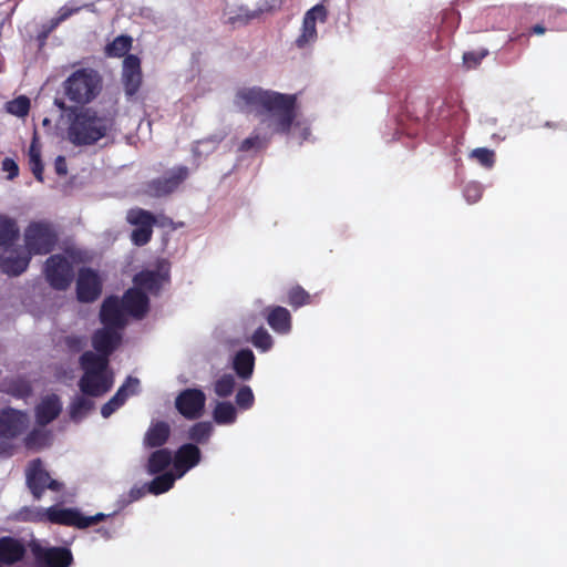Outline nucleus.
Here are the masks:
<instances>
[{"label": "nucleus", "mask_w": 567, "mask_h": 567, "mask_svg": "<svg viewBox=\"0 0 567 567\" xmlns=\"http://www.w3.org/2000/svg\"><path fill=\"white\" fill-rule=\"evenodd\" d=\"M296 95L250 87V105L261 107L267 113L261 126L250 136V151L264 150L274 133L286 134L296 118Z\"/></svg>", "instance_id": "f257e3e1"}, {"label": "nucleus", "mask_w": 567, "mask_h": 567, "mask_svg": "<svg viewBox=\"0 0 567 567\" xmlns=\"http://www.w3.org/2000/svg\"><path fill=\"white\" fill-rule=\"evenodd\" d=\"M116 111L100 114L93 107L74 109L70 113L68 140L74 146H91L114 128Z\"/></svg>", "instance_id": "f03ea898"}, {"label": "nucleus", "mask_w": 567, "mask_h": 567, "mask_svg": "<svg viewBox=\"0 0 567 567\" xmlns=\"http://www.w3.org/2000/svg\"><path fill=\"white\" fill-rule=\"evenodd\" d=\"M102 87L103 79L101 74L91 68L74 71L63 82L66 99L78 105L92 102L101 93Z\"/></svg>", "instance_id": "7ed1b4c3"}, {"label": "nucleus", "mask_w": 567, "mask_h": 567, "mask_svg": "<svg viewBox=\"0 0 567 567\" xmlns=\"http://www.w3.org/2000/svg\"><path fill=\"white\" fill-rule=\"evenodd\" d=\"M24 249L32 256L48 255L58 244V233L47 220L31 221L23 234Z\"/></svg>", "instance_id": "20e7f679"}, {"label": "nucleus", "mask_w": 567, "mask_h": 567, "mask_svg": "<svg viewBox=\"0 0 567 567\" xmlns=\"http://www.w3.org/2000/svg\"><path fill=\"white\" fill-rule=\"evenodd\" d=\"M43 272L51 288L66 290L74 280L73 264L62 254L51 255L44 262Z\"/></svg>", "instance_id": "39448f33"}, {"label": "nucleus", "mask_w": 567, "mask_h": 567, "mask_svg": "<svg viewBox=\"0 0 567 567\" xmlns=\"http://www.w3.org/2000/svg\"><path fill=\"white\" fill-rule=\"evenodd\" d=\"M109 515L97 513L93 516L83 515L78 508H61L56 505L47 508L48 523L85 529L105 520Z\"/></svg>", "instance_id": "423d86ee"}, {"label": "nucleus", "mask_w": 567, "mask_h": 567, "mask_svg": "<svg viewBox=\"0 0 567 567\" xmlns=\"http://www.w3.org/2000/svg\"><path fill=\"white\" fill-rule=\"evenodd\" d=\"M25 478L27 486L37 501L42 498L47 488L53 492H60L63 488V483L51 478L49 472L43 468L40 458L30 462L25 472Z\"/></svg>", "instance_id": "0eeeda50"}, {"label": "nucleus", "mask_w": 567, "mask_h": 567, "mask_svg": "<svg viewBox=\"0 0 567 567\" xmlns=\"http://www.w3.org/2000/svg\"><path fill=\"white\" fill-rule=\"evenodd\" d=\"M126 220L135 226L131 234V240L136 246H145L152 239L153 227L156 224V217L143 208H132L127 212Z\"/></svg>", "instance_id": "6e6552de"}, {"label": "nucleus", "mask_w": 567, "mask_h": 567, "mask_svg": "<svg viewBox=\"0 0 567 567\" xmlns=\"http://www.w3.org/2000/svg\"><path fill=\"white\" fill-rule=\"evenodd\" d=\"M188 167L177 166L165 173L164 176L150 181L146 193L153 197H163L175 192L188 177Z\"/></svg>", "instance_id": "1a4fd4ad"}, {"label": "nucleus", "mask_w": 567, "mask_h": 567, "mask_svg": "<svg viewBox=\"0 0 567 567\" xmlns=\"http://www.w3.org/2000/svg\"><path fill=\"white\" fill-rule=\"evenodd\" d=\"M32 554L41 567H70L73 564L72 551L66 547H42L39 544L32 546Z\"/></svg>", "instance_id": "9d476101"}, {"label": "nucleus", "mask_w": 567, "mask_h": 567, "mask_svg": "<svg viewBox=\"0 0 567 567\" xmlns=\"http://www.w3.org/2000/svg\"><path fill=\"white\" fill-rule=\"evenodd\" d=\"M206 396L199 389H186L182 391L176 400L177 411L188 420L198 419L205 408Z\"/></svg>", "instance_id": "9b49d317"}, {"label": "nucleus", "mask_w": 567, "mask_h": 567, "mask_svg": "<svg viewBox=\"0 0 567 567\" xmlns=\"http://www.w3.org/2000/svg\"><path fill=\"white\" fill-rule=\"evenodd\" d=\"M102 292V281L91 268H81L76 280V297L81 302H93Z\"/></svg>", "instance_id": "f8f14e48"}, {"label": "nucleus", "mask_w": 567, "mask_h": 567, "mask_svg": "<svg viewBox=\"0 0 567 567\" xmlns=\"http://www.w3.org/2000/svg\"><path fill=\"white\" fill-rule=\"evenodd\" d=\"M27 415L18 410L8 408L0 411V437L13 440L27 429Z\"/></svg>", "instance_id": "ddd939ff"}, {"label": "nucleus", "mask_w": 567, "mask_h": 567, "mask_svg": "<svg viewBox=\"0 0 567 567\" xmlns=\"http://www.w3.org/2000/svg\"><path fill=\"white\" fill-rule=\"evenodd\" d=\"M122 84L127 97L134 96L142 85L141 60L135 54H128L123 60Z\"/></svg>", "instance_id": "4468645a"}, {"label": "nucleus", "mask_w": 567, "mask_h": 567, "mask_svg": "<svg viewBox=\"0 0 567 567\" xmlns=\"http://www.w3.org/2000/svg\"><path fill=\"white\" fill-rule=\"evenodd\" d=\"M327 18V10L322 4H316L308 10L303 17L301 33L296 39V45L299 49L306 48L309 43L315 42L317 39V19L324 21Z\"/></svg>", "instance_id": "2eb2a0df"}, {"label": "nucleus", "mask_w": 567, "mask_h": 567, "mask_svg": "<svg viewBox=\"0 0 567 567\" xmlns=\"http://www.w3.org/2000/svg\"><path fill=\"white\" fill-rule=\"evenodd\" d=\"M100 321L103 326L124 329L126 317L121 300L115 296L104 299L100 310Z\"/></svg>", "instance_id": "dca6fc26"}, {"label": "nucleus", "mask_w": 567, "mask_h": 567, "mask_svg": "<svg viewBox=\"0 0 567 567\" xmlns=\"http://www.w3.org/2000/svg\"><path fill=\"white\" fill-rule=\"evenodd\" d=\"M122 342L121 329L103 326L94 331L92 347L99 353L110 358Z\"/></svg>", "instance_id": "f3484780"}, {"label": "nucleus", "mask_w": 567, "mask_h": 567, "mask_svg": "<svg viewBox=\"0 0 567 567\" xmlns=\"http://www.w3.org/2000/svg\"><path fill=\"white\" fill-rule=\"evenodd\" d=\"M113 386V378L107 372L83 373L79 381V388L84 395L99 398Z\"/></svg>", "instance_id": "a211bd4d"}, {"label": "nucleus", "mask_w": 567, "mask_h": 567, "mask_svg": "<svg viewBox=\"0 0 567 567\" xmlns=\"http://www.w3.org/2000/svg\"><path fill=\"white\" fill-rule=\"evenodd\" d=\"M121 302L124 311L136 319L144 318L150 307L147 295L138 288L127 289Z\"/></svg>", "instance_id": "6ab92c4d"}, {"label": "nucleus", "mask_w": 567, "mask_h": 567, "mask_svg": "<svg viewBox=\"0 0 567 567\" xmlns=\"http://www.w3.org/2000/svg\"><path fill=\"white\" fill-rule=\"evenodd\" d=\"M202 458L200 450L192 443L183 444L175 452L173 465L178 476L184 475L187 471L195 467Z\"/></svg>", "instance_id": "aec40b11"}, {"label": "nucleus", "mask_w": 567, "mask_h": 567, "mask_svg": "<svg viewBox=\"0 0 567 567\" xmlns=\"http://www.w3.org/2000/svg\"><path fill=\"white\" fill-rule=\"evenodd\" d=\"M264 316L269 327L278 334H288L292 329L290 311L281 306L265 308Z\"/></svg>", "instance_id": "412c9836"}, {"label": "nucleus", "mask_w": 567, "mask_h": 567, "mask_svg": "<svg viewBox=\"0 0 567 567\" xmlns=\"http://www.w3.org/2000/svg\"><path fill=\"white\" fill-rule=\"evenodd\" d=\"M138 386L136 378L128 377L126 381L118 388L116 393L105 403L101 409L103 417L111 416L117 409H120L131 394H134Z\"/></svg>", "instance_id": "4be33fe9"}, {"label": "nucleus", "mask_w": 567, "mask_h": 567, "mask_svg": "<svg viewBox=\"0 0 567 567\" xmlns=\"http://www.w3.org/2000/svg\"><path fill=\"white\" fill-rule=\"evenodd\" d=\"M61 410V401L56 394L45 396L35 408L37 423L42 426L51 423L59 416Z\"/></svg>", "instance_id": "5701e85b"}, {"label": "nucleus", "mask_w": 567, "mask_h": 567, "mask_svg": "<svg viewBox=\"0 0 567 567\" xmlns=\"http://www.w3.org/2000/svg\"><path fill=\"white\" fill-rule=\"evenodd\" d=\"M171 436V426L165 421L152 422L147 429L143 444L147 449H158L165 445Z\"/></svg>", "instance_id": "b1692460"}, {"label": "nucleus", "mask_w": 567, "mask_h": 567, "mask_svg": "<svg viewBox=\"0 0 567 567\" xmlns=\"http://www.w3.org/2000/svg\"><path fill=\"white\" fill-rule=\"evenodd\" d=\"M31 258L32 255L25 249H17L14 256H9L2 260L1 269L9 276H19L28 269Z\"/></svg>", "instance_id": "393cba45"}, {"label": "nucleus", "mask_w": 567, "mask_h": 567, "mask_svg": "<svg viewBox=\"0 0 567 567\" xmlns=\"http://www.w3.org/2000/svg\"><path fill=\"white\" fill-rule=\"evenodd\" d=\"M109 362V357L93 351H84L79 359L83 373L107 372Z\"/></svg>", "instance_id": "a878e982"}, {"label": "nucleus", "mask_w": 567, "mask_h": 567, "mask_svg": "<svg viewBox=\"0 0 567 567\" xmlns=\"http://www.w3.org/2000/svg\"><path fill=\"white\" fill-rule=\"evenodd\" d=\"M167 279V275H163L154 270H143L134 276V284L136 288L144 289L151 293H157Z\"/></svg>", "instance_id": "bb28decb"}, {"label": "nucleus", "mask_w": 567, "mask_h": 567, "mask_svg": "<svg viewBox=\"0 0 567 567\" xmlns=\"http://www.w3.org/2000/svg\"><path fill=\"white\" fill-rule=\"evenodd\" d=\"M19 227L14 219L0 216V248L6 251L14 246L19 239Z\"/></svg>", "instance_id": "cd10ccee"}, {"label": "nucleus", "mask_w": 567, "mask_h": 567, "mask_svg": "<svg viewBox=\"0 0 567 567\" xmlns=\"http://www.w3.org/2000/svg\"><path fill=\"white\" fill-rule=\"evenodd\" d=\"M173 462L172 453L168 449H158L151 453L147 460L146 470L150 474L162 473Z\"/></svg>", "instance_id": "c85d7f7f"}, {"label": "nucleus", "mask_w": 567, "mask_h": 567, "mask_svg": "<svg viewBox=\"0 0 567 567\" xmlns=\"http://www.w3.org/2000/svg\"><path fill=\"white\" fill-rule=\"evenodd\" d=\"M225 14L228 16L227 23L231 25H246L248 23V10L239 6L237 0H225Z\"/></svg>", "instance_id": "c756f323"}, {"label": "nucleus", "mask_w": 567, "mask_h": 567, "mask_svg": "<svg viewBox=\"0 0 567 567\" xmlns=\"http://www.w3.org/2000/svg\"><path fill=\"white\" fill-rule=\"evenodd\" d=\"M29 166L35 179L42 183L44 179V166L41 159V147L38 144L37 136L33 137L29 147Z\"/></svg>", "instance_id": "7c9ffc66"}, {"label": "nucleus", "mask_w": 567, "mask_h": 567, "mask_svg": "<svg viewBox=\"0 0 567 567\" xmlns=\"http://www.w3.org/2000/svg\"><path fill=\"white\" fill-rule=\"evenodd\" d=\"M132 43L133 39L130 35H118L105 47V54L110 58H125Z\"/></svg>", "instance_id": "2f4dec72"}, {"label": "nucleus", "mask_w": 567, "mask_h": 567, "mask_svg": "<svg viewBox=\"0 0 567 567\" xmlns=\"http://www.w3.org/2000/svg\"><path fill=\"white\" fill-rule=\"evenodd\" d=\"M93 408L94 403L92 400L82 395H76L70 404V417L72 421L78 422L82 420Z\"/></svg>", "instance_id": "473e14b6"}, {"label": "nucleus", "mask_w": 567, "mask_h": 567, "mask_svg": "<svg viewBox=\"0 0 567 567\" xmlns=\"http://www.w3.org/2000/svg\"><path fill=\"white\" fill-rule=\"evenodd\" d=\"M287 303L293 309L301 308L312 303L311 295L301 286L296 285L287 291Z\"/></svg>", "instance_id": "72a5a7b5"}, {"label": "nucleus", "mask_w": 567, "mask_h": 567, "mask_svg": "<svg viewBox=\"0 0 567 567\" xmlns=\"http://www.w3.org/2000/svg\"><path fill=\"white\" fill-rule=\"evenodd\" d=\"M213 416L218 424H230L236 420V409L230 402H219L214 410Z\"/></svg>", "instance_id": "f704fd0d"}, {"label": "nucleus", "mask_w": 567, "mask_h": 567, "mask_svg": "<svg viewBox=\"0 0 567 567\" xmlns=\"http://www.w3.org/2000/svg\"><path fill=\"white\" fill-rule=\"evenodd\" d=\"M213 432V426L209 422H197L190 426L188 431V439L197 444L206 443Z\"/></svg>", "instance_id": "c9c22d12"}, {"label": "nucleus", "mask_w": 567, "mask_h": 567, "mask_svg": "<svg viewBox=\"0 0 567 567\" xmlns=\"http://www.w3.org/2000/svg\"><path fill=\"white\" fill-rule=\"evenodd\" d=\"M175 477L171 473L157 475L151 481L147 489L151 494L159 495L169 491L174 485Z\"/></svg>", "instance_id": "e433bc0d"}, {"label": "nucleus", "mask_w": 567, "mask_h": 567, "mask_svg": "<svg viewBox=\"0 0 567 567\" xmlns=\"http://www.w3.org/2000/svg\"><path fill=\"white\" fill-rule=\"evenodd\" d=\"M250 343H252L255 348L266 352L272 348L274 339L264 327H260L250 336Z\"/></svg>", "instance_id": "4c0bfd02"}, {"label": "nucleus", "mask_w": 567, "mask_h": 567, "mask_svg": "<svg viewBox=\"0 0 567 567\" xmlns=\"http://www.w3.org/2000/svg\"><path fill=\"white\" fill-rule=\"evenodd\" d=\"M235 385V377L233 374H224L215 382V393L220 398H227L233 393Z\"/></svg>", "instance_id": "58836bf2"}, {"label": "nucleus", "mask_w": 567, "mask_h": 567, "mask_svg": "<svg viewBox=\"0 0 567 567\" xmlns=\"http://www.w3.org/2000/svg\"><path fill=\"white\" fill-rule=\"evenodd\" d=\"M7 111L19 117L25 116L30 111V100L21 95L7 104Z\"/></svg>", "instance_id": "ea45409f"}, {"label": "nucleus", "mask_w": 567, "mask_h": 567, "mask_svg": "<svg viewBox=\"0 0 567 567\" xmlns=\"http://www.w3.org/2000/svg\"><path fill=\"white\" fill-rule=\"evenodd\" d=\"M471 157L477 159V162L486 168L493 167L495 163V153L492 150L485 147H478L472 151Z\"/></svg>", "instance_id": "a19ab883"}, {"label": "nucleus", "mask_w": 567, "mask_h": 567, "mask_svg": "<svg viewBox=\"0 0 567 567\" xmlns=\"http://www.w3.org/2000/svg\"><path fill=\"white\" fill-rule=\"evenodd\" d=\"M234 369L243 378H248V349H241L234 359Z\"/></svg>", "instance_id": "79ce46f5"}, {"label": "nucleus", "mask_w": 567, "mask_h": 567, "mask_svg": "<svg viewBox=\"0 0 567 567\" xmlns=\"http://www.w3.org/2000/svg\"><path fill=\"white\" fill-rule=\"evenodd\" d=\"M488 54V51L483 49L481 51H470L463 54V62L468 69L476 68L482 60Z\"/></svg>", "instance_id": "37998d69"}, {"label": "nucleus", "mask_w": 567, "mask_h": 567, "mask_svg": "<svg viewBox=\"0 0 567 567\" xmlns=\"http://www.w3.org/2000/svg\"><path fill=\"white\" fill-rule=\"evenodd\" d=\"M86 343L87 339L84 336L71 334L65 337L64 339V344L66 346V348L74 353L82 351L85 348Z\"/></svg>", "instance_id": "c03bdc74"}, {"label": "nucleus", "mask_w": 567, "mask_h": 567, "mask_svg": "<svg viewBox=\"0 0 567 567\" xmlns=\"http://www.w3.org/2000/svg\"><path fill=\"white\" fill-rule=\"evenodd\" d=\"M463 194L467 203L474 204L481 199L483 190L478 183H470L464 187Z\"/></svg>", "instance_id": "a18cd8bd"}, {"label": "nucleus", "mask_w": 567, "mask_h": 567, "mask_svg": "<svg viewBox=\"0 0 567 567\" xmlns=\"http://www.w3.org/2000/svg\"><path fill=\"white\" fill-rule=\"evenodd\" d=\"M22 514L24 519L35 523H45L47 520V508H24Z\"/></svg>", "instance_id": "49530a36"}, {"label": "nucleus", "mask_w": 567, "mask_h": 567, "mask_svg": "<svg viewBox=\"0 0 567 567\" xmlns=\"http://www.w3.org/2000/svg\"><path fill=\"white\" fill-rule=\"evenodd\" d=\"M45 435L38 430L31 431L24 439V444L28 449H33L43 445Z\"/></svg>", "instance_id": "de8ad7c7"}, {"label": "nucleus", "mask_w": 567, "mask_h": 567, "mask_svg": "<svg viewBox=\"0 0 567 567\" xmlns=\"http://www.w3.org/2000/svg\"><path fill=\"white\" fill-rule=\"evenodd\" d=\"M2 171L8 173V179H14L19 175V166L14 159L6 157L2 161Z\"/></svg>", "instance_id": "09e8293b"}, {"label": "nucleus", "mask_w": 567, "mask_h": 567, "mask_svg": "<svg viewBox=\"0 0 567 567\" xmlns=\"http://www.w3.org/2000/svg\"><path fill=\"white\" fill-rule=\"evenodd\" d=\"M236 402L240 408H248V386H243L239 389L236 395Z\"/></svg>", "instance_id": "8fccbe9b"}, {"label": "nucleus", "mask_w": 567, "mask_h": 567, "mask_svg": "<svg viewBox=\"0 0 567 567\" xmlns=\"http://www.w3.org/2000/svg\"><path fill=\"white\" fill-rule=\"evenodd\" d=\"M54 169L55 173L60 176H63L68 173L66 161L63 156L60 155L55 158Z\"/></svg>", "instance_id": "3c124183"}, {"label": "nucleus", "mask_w": 567, "mask_h": 567, "mask_svg": "<svg viewBox=\"0 0 567 567\" xmlns=\"http://www.w3.org/2000/svg\"><path fill=\"white\" fill-rule=\"evenodd\" d=\"M529 32L532 34L542 35L546 32V28L543 24H535Z\"/></svg>", "instance_id": "603ef678"}, {"label": "nucleus", "mask_w": 567, "mask_h": 567, "mask_svg": "<svg viewBox=\"0 0 567 567\" xmlns=\"http://www.w3.org/2000/svg\"><path fill=\"white\" fill-rule=\"evenodd\" d=\"M238 100H241L245 104H248V91L241 90L237 94Z\"/></svg>", "instance_id": "864d4df0"}, {"label": "nucleus", "mask_w": 567, "mask_h": 567, "mask_svg": "<svg viewBox=\"0 0 567 567\" xmlns=\"http://www.w3.org/2000/svg\"><path fill=\"white\" fill-rule=\"evenodd\" d=\"M142 495H143V492H142V489H140V488H133V489L131 491V497H132L133 499H138Z\"/></svg>", "instance_id": "5fc2aeb1"}, {"label": "nucleus", "mask_w": 567, "mask_h": 567, "mask_svg": "<svg viewBox=\"0 0 567 567\" xmlns=\"http://www.w3.org/2000/svg\"><path fill=\"white\" fill-rule=\"evenodd\" d=\"M254 367H255V355H254L252 351H250V375L254 372Z\"/></svg>", "instance_id": "6e6d98bb"}, {"label": "nucleus", "mask_w": 567, "mask_h": 567, "mask_svg": "<svg viewBox=\"0 0 567 567\" xmlns=\"http://www.w3.org/2000/svg\"><path fill=\"white\" fill-rule=\"evenodd\" d=\"M248 147V138H245L243 142H241V148H246Z\"/></svg>", "instance_id": "4d7b16f0"}, {"label": "nucleus", "mask_w": 567, "mask_h": 567, "mask_svg": "<svg viewBox=\"0 0 567 567\" xmlns=\"http://www.w3.org/2000/svg\"><path fill=\"white\" fill-rule=\"evenodd\" d=\"M56 105H58L60 109H62V110H64V109H65V104H64V102H58V101H56Z\"/></svg>", "instance_id": "13d9d810"}, {"label": "nucleus", "mask_w": 567, "mask_h": 567, "mask_svg": "<svg viewBox=\"0 0 567 567\" xmlns=\"http://www.w3.org/2000/svg\"><path fill=\"white\" fill-rule=\"evenodd\" d=\"M258 14H259V12H251L250 11L249 18L252 19V18L257 17Z\"/></svg>", "instance_id": "bf43d9fd"}, {"label": "nucleus", "mask_w": 567, "mask_h": 567, "mask_svg": "<svg viewBox=\"0 0 567 567\" xmlns=\"http://www.w3.org/2000/svg\"><path fill=\"white\" fill-rule=\"evenodd\" d=\"M249 398H250V406H251V405H252V403H254V394H252V392H251V391H250Z\"/></svg>", "instance_id": "052dcab7"}]
</instances>
